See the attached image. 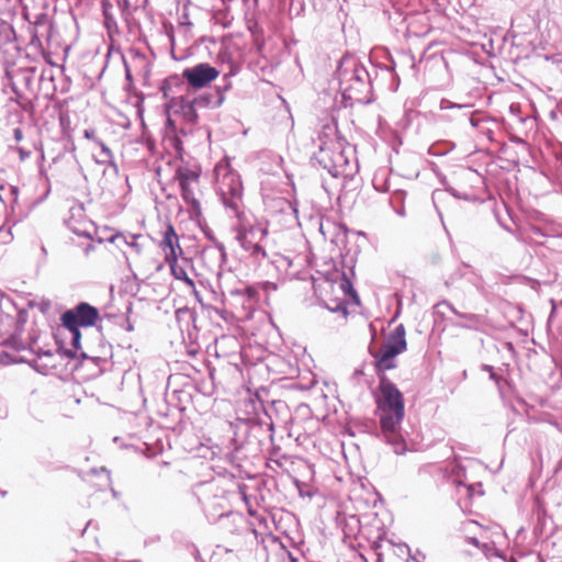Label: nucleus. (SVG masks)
Returning a JSON list of instances; mask_svg holds the SVG:
<instances>
[{
    "instance_id": "15",
    "label": "nucleus",
    "mask_w": 562,
    "mask_h": 562,
    "mask_svg": "<svg viewBox=\"0 0 562 562\" xmlns=\"http://www.w3.org/2000/svg\"><path fill=\"white\" fill-rule=\"evenodd\" d=\"M1 346L7 349H10L13 352L19 353L26 349L23 341L20 338H16L15 336H12L9 339H7Z\"/></svg>"
},
{
    "instance_id": "12",
    "label": "nucleus",
    "mask_w": 562,
    "mask_h": 562,
    "mask_svg": "<svg viewBox=\"0 0 562 562\" xmlns=\"http://www.w3.org/2000/svg\"><path fill=\"white\" fill-rule=\"evenodd\" d=\"M177 105H179V112L182 115L183 120L188 123L194 124L196 123L199 115L196 112V104L194 100L190 101L186 98L181 97L177 101H175Z\"/></svg>"
},
{
    "instance_id": "19",
    "label": "nucleus",
    "mask_w": 562,
    "mask_h": 562,
    "mask_svg": "<svg viewBox=\"0 0 562 562\" xmlns=\"http://www.w3.org/2000/svg\"><path fill=\"white\" fill-rule=\"evenodd\" d=\"M13 137L16 143H21L24 139V134L21 128H14L13 131Z\"/></svg>"
},
{
    "instance_id": "1",
    "label": "nucleus",
    "mask_w": 562,
    "mask_h": 562,
    "mask_svg": "<svg viewBox=\"0 0 562 562\" xmlns=\"http://www.w3.org/2000/svg\"><path fill=\"white\" fill-rule=\"evenodd\" d=\"M376 408L380 424L387 441L398 446L402 440L398 427L404 418V398L401 391L385 376H380L376 395Z\"/></svg>"
},
{
    "instance_id": "8",
    "label": "nucleus",
    "mask_w": 562,
    "mask_h": 562,
    "mask_svg": "<svg viewBox=\"0 0 562 562\" xmlns=\"http://www.w3.org/2000/svg\"><path fill=\"white\" fill-rule=\"evenodd\" d=\"M268 229L266 227H250L244 233H239V239L245 249L251 250L254 255H261L266 257V251L260 245V241L267 236Z\"/></svg>"
},
{
    "instance_id": "13",
    "label": "nucleus",
    "mask_w": 562,
    "mask_h": 562,
    "mask_svg": "<svg viewBox=\"0 0 562 562\" xmlns=\"http://www.w3.org/2000/svg\"><path fill=\"white\" fill-rule=\"evenodd\" d=\"M324 301L328 310L333 312H341L345 315L347 314V305L349 304V302L346 299H344L339 293L333 294L330 292V296L325 297Z\"/></svg>"
},
{
    "instance_id": "10",
    "label": "nucleus",
    "mask_w": 562,
    "mask_h": 562,
    "mask_svg": "<svg viewBox=\"0 0 562 562\" xmlns=\"http://www.w3.org/2000/svg\"><path fill=\"white\" fill-rule=\"evenodd\" d=\"M330 292L333 294L339 293L349 303L353 302L358 305L360 304L359 296L355 291L351 281L345 273L337 284H330Z\"/></svg>"
},
{
    "instance_id": "21",
    "label": "nucleus",
    "mask_w": 562,
    "mask_h": 562,
    "mask_svg": "<svg viewBox=\"0 0 562 562\" xmlns=\"http://www.w3.org/2000/svg\"><path fill=\"white\" fill-rule=\"evenodd\" d=\"M467 540H468L470 543H472V544H474V546H476V547H479V544H480L479 539H477L476 537H470V536H467Z\"/></svg>"
},
{
    "instance_id": "4",
    "label": "nucleus",
    "mask_w": 562,
    "mask_h": 562,
    "mask_svg": "<svg viewBox=\"0 0 562 562\" xmlns=\"http://www.w3.org/2000/svg\"><path fill=\"white\" fill-rule=\"evenodd\" d=\"M405 328L397 326L387 340L374 353L375 367L379 371H386L395 368V357L406 350Z\"/></svg>"
},
{
    "instance_id": "9",
    "label": "nucleus",
    "mask_w": 562,
    "mask_h": 562,
    "mask_svg": "<svg viewBox=\"0 0 562 562\" xmlns=\"http://www.w3.org/2000/svg\"><path fill=\"white\" fill-rule=\"evenodd\" d=\"M165 262L169 266L171 276L176 280L183 281L192 290L193 295L200 300V292L196 290L193 279L188 276L186 268L179 263V259H171Z\"/></svg>"
},
{
    "instance_id": "16",
    "label": "nucleus",
    "mask_w": 562,
    "mask_h": 562,
    "mask_svg": "<svg viewBox=\"0 0 562 562\" xmlns=\"http://www.w3.org/2000/svg\"><path fill=\"white\" fill-rule=\"evenodd\" d=\"M196 106L207 108L214 103V95L211 93H204L194 99Z\"/></svg>"
},
{
    "instance_id": "3",
    "label": "nucleus",
    "mask_w": 562,
    "mask_h": 562,
    "mask_svg": "<svg viewBox=\"0 0 562 562\" xmlns=\"http://www.w3.org/2000/svg\"><path fill=\"white\" fill-rule=\"evenodd\" d=\"M216 188L223 203L238 213L243 199V183L239 176L227 167H217Z\"/></svg>"
},
{
    "instance_id": "11",
    "label": "nucleus",
    "mask_w": 562,
    "mask_h": 562,
    "mask_svg": "<svg viewBox=\"0 0 562 562\" xmlns=\"http://www.w3.org/2000/svg\"><path fill=\"white\" fill-rule=\"evenodd\" d=\"M119 239L124 240L135 256L140 257L144 255L145 245L142 243V240H144L142 235H132L131 240H127L123 233H116L109 238V241L115 243Z\"/></svg>"
},
{
    "instance_id": "22",
    "label": "nucleus",
    "mask_w": 562,
    "mask_h": 562,
    "mask_svg": "<svg viewBox=\"0 0 562 562\" xmlns=\"http://www.w3.org/2000/svg\"><path fill=\"white\" fill-rule=\"evenodd\" d=\"M472 527H477L475 522L471 521L468 524V526H465V529L468 528H472Z\"/></svg>"
},
{
    "instance_id": "7",
    "label": "nucleus",
    "mask_w": 562,
    "mask_h": 562,
    "mask_svg": "<svg viewBox=\"0 0 562 562\" xmlns=\"http://www.w3.org/2000/svg\"><path fill=\"white\" fill-rule=\"evenodd\" d=\"M158 246L164 254L165 261L179 258L187 262L190 261L183 257L184 251L180 245L179 236L170 222L167 223Z\"/></svg>"
},
{
    "instance_id": "2",
    "label": "nucleus",
    "mask_w": 562,
    "mask_h": 562,
    "mask_svg": "<svg viewBox=\"0 0 562 562\" xmlns=\"http://www.w3.org/2000/svg\"><path fill=\"white\" fill-rule=\"evenodd\" d=\"M98 318L99 311L88 303H80L61 315L63 326L71 333V346L74 348H80L81 333L79 328L93 326Z\"/></svg>"
},
{
    "instance_id": "18",
    "label": "nucleus",
    "mask_w": 562,
    "mask_h": 562,
    "mask_svg": "<svg viewBox=\"0 0 562 562\" xmlns=\"http://www.w3.org/2000/svg\"><path fill=\"white\" fill-rule=\"evenodd\" d=\"M16 151L19 153L20 159L24 160L31 156V150L25 149L24 147L20 146L16 147Z\"/></svg>"
},
{
    "instance_id": "6",
    "label": "nucleus",
    "mask_w": 562,
    "mask_h": 562,
    "mask_svg": "<svg viewBox=\"0 0 562 562\" xmlns=\"http://www.w3.org/2000/svg\"><path fill=\"white\" fill-rule=\"evenodd\" d=\"M220 75V71L206 63L198 64L193 67L186 68L182 77L194 89H201L214 81Z\"/></svg>"
},
{
    "instance_id": "14",
    "label": "nucleus",
    "mask_w": 562,
    "mask_h": 562,
    "mask_svg": "<svg viewBox=\"0 0 562 562\" xmlns=\"http://www.w3.org/2000/svg\"><path fill=\"white\" fill-rule=\"evenodd\" d=\"M22 360V357L19 352H13L10 349H7L0 346V363L1 364H10L15 363Z\"/></svg>"
},
{
    "instance_id": "17",
    "label": "nucleus",
    "mask_w": 562,
    "mask_h": 562,
    "mask_svg": "<svg viewBox=\"0 0 562 562\" xmlns=\"http://www.w3.org/2000/svg\"><path fill=\"white\" fill-rule=\"evenodd\" d=\"M97 145L100 146V148L102 150L103 157H102L101 161L102 162L110 161L113 157L111 149L102 140H97Z\"/></svg>"
},
{
    "instance_id": "20",
    "label": "nucleus",
    "mask_w": 562,
    "mask_h": 562,
    "mask_svg": "<svg viewBox=\"0 0 562 562\" xmlns=\"http://www.w3.org/2000/svg\"><path fill=\"white\" fill-rule=\"evenodd\" d=\"M85 137L88 138V139H91L93 142L97 143V140H99L95 136V132L93 130H86L85 131Z\"/></svg>"
},
{
    "instance_id": "5",
    "label": "nucleus",
    "mask_w": 562,
    "mask_h": 562,
    "mask_svg": "<svg viewBox=\"0 0 562 562\" xmlns=\"http://www.w3.org/2000/svg\"><path fill=\"white\" fill-rule=\"evenodd\" d=\"M175 178L179 181L182 199L188 205H190L191 212L195 216H200L202 214V209L196 196L200 184V173L188 168H179L176 171Z\"/></svg>"
}]
</instances>
